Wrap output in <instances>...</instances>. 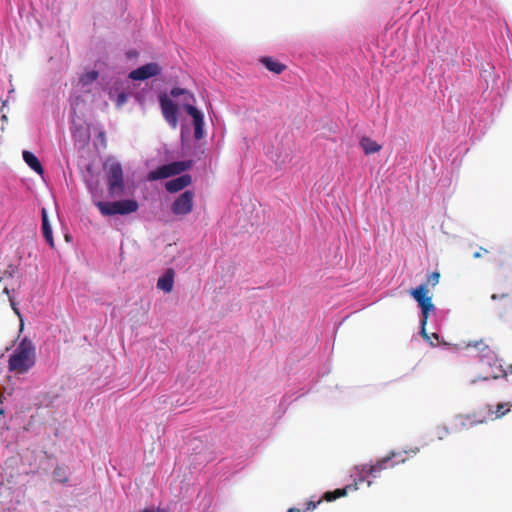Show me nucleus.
<instances>
[{"label": "nucleus", "mask_w": 512, "mask_h": 512, "mask_svg": "<svg viewBox=\"0 0 512 512\" xmlns=\"http://www.w3.org/2000/svg\"><path fill=\"white\" fill-rule=\"evenodd\" d=\"M287 512H303V510L299 508H289Z\"/></svg>", "instance_id": "30"}, {"label": "nucleus", "mask_w": 512, "mask_h": 512, "mask_svg": "<svg viewBox=\"0 0 512 512\" xmlns=\"http://www.w3.org/2000/svg\"><path fill=\"white\" fill-rule=\"evenodd\" d=\"M161 108L165 120L172 128H176L178 125V107L177 105L168 98L161 99Z\"/></svg>", "instance_id": "9"}, {"label": "nucleus", "mask_w": 512, "mask_h": 512, "mask_svg": "<svg viewBox=\"0 0 512 512\" xmlns=\"http://www.w3.org/2000/svg\"><path fill=\"white\" fill-rule=\"evenodd\" d=\"M194 193L186 190L181 193L171 204V211L176 216H185L193 209Z\"/></svg>", "instance_id": "7"}, {"label": "nucleus", "mask_w": 512, "mask_h": 512, "mask_svg": "<svg viewBox=\"0 0 512 512\" xmlns=\"http://www.w3.org/2000/svg\"><path fill=\"white\" fill-rule=\"evenodd\" d=\"M192 165L191 161H177L170 163V166H172V170L174 175H178L182 173L183 171L189 169Z\"/></svg>", "instance_id": "21"}, {"label": "nucleus", "mask_w": 512, "mask_h": 512, "mask_svg": "<svg viewBox=\"0 0 512 512\" xmlns=\"http://www.w3.org/2000/svg\"><path fill=\"white\" fill-rule=\"evenodd\" d=\"M2 415H3V411H2V410H0V416H2Z\"/></svg>", "instance_id": "37"}, {"label": "nucleus", "mask_w": 512, "mask_h": 512, "mask_svg": "<svg viewBox=\"0 0 512 512\" xmlns=\"http://www.w3.org/2000/svg\"><path fill=\"white\" fill-rule=\"evenodd\" d=\"M359 145L362 148L365 155H371L379 152L382 146L368 136L360 138Z\"/></svg>", "instance_id": "16"}, {"label": "nucleus", "mask_w": 512, "mask_h": 512, "mask_svg": "<svg viewBox=\"0 0 512 512\" xmlns=\"http://www.w3.org/2000/svg\"><path fill=\"white\" fill-rule=\"evenodd\" d=\"M473 256H474V258H479V257H481V253L480 252H475Z\"/></svg>", "instance_id": "31"}, {"label": "nucleus", "mask_w": 512, "mask_h": 512, "mask_svg": "<svg viewBox=\"0 0 512 512\" xmlns=\"http://www.w3.org/2000/svg\"><path fill=\"white\" fill-rule=\"evenodd\" d=\"M187 113L191 116L194 125V137L200 140L204 137V115L193 105L186 106Z\"/></svg>", "instance_id": "10"}, {"label": "nucleus", "mask_w": 512, "mask_h": 512, "mask_svg": "<svg viewBox=\"0 0 512 512\" xmlns=\"http://www.w3.org/2000/svg\"><path fill=\"white\" fill-rule=\"evenodd\" d=\"M3 292H4L5 294H7L8 296H10V291H9V289H8V288H4ZM9 300H10V302H11V306H12L13 310L15 311V313H16L17 315H19V316H20V312H19V310L16 308L15 303H14V301L12 300V298H11V297H9Z\"/></svg>", "instance_id": "26"}, {"label": "nucleus", "mask_w": 512, "mask_h": 512, "mask_svg": "<svg viewBox=\"0 0 512 512\" xmlns=\"http://www.w3.org/2000/svg\"><path fill=\"white\" fill-rule=\"evenodd\" d=\"M512 411V405L509 403H500L496 406L495 413L497 416H504L505 414Z\"/></svg>", "instance_id": "22"}, {"label": "nucleus", "mask_w": 512, "mask_h": 512, "mask_svg": "<svg viewBox=\"0 0 512 512\" xmlns=\"http://www.w3.org/2000/svg\"><path fill=\"white\" fill-rule=\"evenodd\" d=\"M410 452L412 455H415L417 453V450H411Z\"/></svg>", "instance_id": "35"}, {"label": "nucleus", "mask_w": 512, "mask_h": 512, "mask_svg": "<svg viewBox=\"0 0 512 512\" xmlns=\"http://www.w3.org/2000/svg\"><path fill=\"white\" fill-rule=\"evenodd\" d=\"M477 381H478V379H472V380L470 381V383H471V384H475Z\"/></svg>", "instance_id": "33"}, {"label": "nucleus", "mask_w": 512, "mask_h": 512, "mask_svg": "<svg viewBox=\"0 0 512 512\" xmlns=\"http://www.w3.org/2000/svg\"><path fill=\"white\" fill-rule=\"evenodd\" d=\"M491 298H492L493 300H495V299H497V298H498V295L493 294Z\"/></svg>", "instance_id": "34"}, {"label": "nucleus", "mask_w": 512, "mask_h": 512, "mask_svg": "<svg viewBox=\"0 0 512 512\" xmlns=\"http://www.w3.org/2000/svg\"><path fill=\"white\" fill-rule=\"evenodd\" d=\"M260 62L265 66L269 71L280 74L286 68L284 64L272 59L271 57H262Z\"/></svg>", "instance_id": "18"}, {"label": "nucleus", "mask_w": 512, "mask_h": 512, "mask_svg": "<svg viewBox=\"0 0 512 512\" xmlns=\"http://www.w3.org/2000/svg\"><path fill=\"white\" fill-rule=\"evenodd\" d=\"M440 278V274L438 272H432L428 276V283H430L432 286H435L438 284Z\"/></svg>", "instance_id": "25"}, {"label": "nucleus", "mask_w": 512, "mask_h": 512, "mask_svg": "<svg viewBox=\"0 0 512 512\" xmlns=\"http://www.w3.org/2000/svg\"><path fill=\"white\" fill-rule=\"evenodd\" d=\"M161 399L165 405H168L171 407L182 406L186 402V400H181L176 395H162Z\"/></svg>", "instance_id": "20"}, {"label": "nucleus", "mask_w": 512, "mask_h": 512, "mask_svg": "<svg viewBox=\"0 0 512 512\" xmlns=\"http://www.w3.org/2000/svg\"><path fill=\"white\" fill-rule=\"evenodd\" d=\"M404 454H408V451L403 452H395L392 451L386 457H383L373 465H364L362 468V473L372 476L376 478L382 470H386L389 468H393L396 464L404 463L406 461V457Z\"/></svg>", "instance_id": "5"}, {"label": "nucleus", "mask_w": 512, "mask_h": 512, "mask_svg": "<svg viewBox=\"0 0 512 512\" xmlns=\"http://www.w3.org/2000/svg\"><path fill=\"white\" fill-rule=\"evenodd\" d=\"M22 157H23L24 162L28 165V167L31 170H33L34 172H36L39 175L44 174L43 166L34 153L24 150L22 152Z\"/></svg>", "instance_id": "14"}, {"label": "nucleus", "mask_w": 512, "mask_h": 512, "mask_svg": "<svg viewBox=\"0 0 512 512\" xmlns=\"http://www.w3.org/2000/svg\"><path fill=\"white\" fill-rule=\"evenodd\" d=\"M99 136H100L102 139H104V138H105V134H104V132H100V133H99Z\"/></svg>", "instance_id": "32"}, {"label": "nucleus", "mask_w": 512, "mask_h": 512, "mask_svg": "<svg viewBox=\"0 0 512 512\" xmlns=\"http://www.w3.org/2000/svg\"><path fill=\"white\" fill-rule=\"evenodd\" d=\"M6 102L3 101L2 105L0 107V132L4 129V124L7 122V116L5 113H3V108L5 107Z\"/></svg>", "instance_id": "24"}, {"label": "nucleus", "mask_w": 512, "mask_h": 512, "mask_svg": "<svg viewBox=\"0 0 512 512\" xmlns=\"http://www.w3.org/2000/svg\"><path fill=\"white\" fill-rule=\"evenodd\" d=\"M96 206L105 216L128 215L138 210L139 204L134 199H124L113 202L98 201Z\"/></svg>", "instance_id": "4"}, {"label": "nucleus", "mask_w": 512, "mask_h": 512, "mask_svg": "<svg viewBox=\"0 0 512 512\" xmlns=\"http://www.w3.org/2000/svg\"><path fill=\"white\" fill-rule=\"evenodd\" d=\"M99 73L96 70L88 71L81 75L79 78L78 85L81 86L82 89H85L89 85L93 84L98 79Z\"/></svg>", "instance_id": "19"}, {"label": "nucleus", "mask_w": 512, "mask_h": 512, "mask_svg": "<svg viewBox=\"0 0 512 512\" xmlns=\"http://www.w3.org/2000/svg\"><path fill=\"white\" fill-rule=\"evenodd\" d=\"M107 174L108 190L111 195L124 193L125 184L122 165L118 161H108L104 166Z\"/></svg>", "instance_id": "6"}, {"label": "nucleus", "mask_w": 512, "mask_h": 512, "mask_svg": "<svg viewBox=\"0 0 512 512\" xmlns=\"http://www.w3.org/2000/svg\"><path fill=\"white\" fill-rule=\"evenodd\" d=\"M349 487L350 486H346L344 488L336 489L334 491H327L321 499H319L317 501L311 500V501L307 502L305 509H303V512L313 511L317 507V505H319L322 502L323 499L328 502H331L340 497L346 496L347 490Z\"/></svg>", "instance_id": "11"}, {"label": "nucleus", "mask_w": 512, "mask_h": 512, "mask_svg": "<svg viewBox=\"0 0 512 512\" xmlns=\"http://www.w3.org/2000/svg\"><path fill=\"white\" fill-rule=\"evenodd\" d=\"M127 100L128 95L125 92H120L115 99L116 106L122 107L127 102Z\"/></svg>", "instance_id": "23"}, {"label": "nucleus", "mask_w": 512, "mask_h": 512, "mask_svg": "<svg viewBox=\"0 0 512 512\" xmlns=\"http://www.w3.org/2000/svg\"><path fill=\"white\" fill-rule=\"evenodd\" d=\"M471 347L478 351L477 357L483 367L488 368L489 377L497 379L500 377L507 376L508 373H512V365L505 369L503 367V361L497 357L483 341L475 342L474 345L468 344L467 349Z\"/></svg>", "instance_id": "3"}, {"label": "nucleus", "mask_w": 512, "mask_h": 512, "mask_svg": "<svg viewBox=\"0 0 512 512\" xmlns=\"http://www.w3.org/2000/svg\"><path fill=\"white\" fill-rule=\"evenodd\" d=\"M61 471L62 469L57 467L55 470H54V476L59 480V481H62V482H66L67 481V478H61Z\"/></svg>", "instance_id": "28"}, {"label": "nucleus", "mask_w": 512, "mask_h": 512, "mask_svg": "<svg viewBox=\"0 0 512 512\" xmlns=\"http://www.w3.org/2000/svg\"><path fill=\"white\" fill-rule=\"evenodd\" d=\"M174 276L175 272L173 269L168 268L165 270V272L158 278L157 288L165 293H170L174 285Z\"/></svg>", "instance_id": "12"}, {"label": "nucleus", "mask_w": 512, "mask_h": 512, "mask_svg": "<svg viewBox=\"0 0 512 512\" xmlns=\"http://www.w3.org/2000/svg\"><path fill=\"white\" fill-rule=\"evenodd\" d=\"M411 296L416 300L419 307L421 308L420 325L421 335L423 338L429 341L431 346H435V344L432 342V339H435L438 344H443L445 347L450 346V344L441 340L440 335L437 332H432L431 334L426 332L425 326L427 324L429 314L435 311V306L432 303V299L430 296H428L427 284H421L415 289H412Z\"/></svg>", "instance_id": "2"}, {"label": "nucleus", "mask_w": 512, "mask_h": 512, "mask_svg": "<svg viewBox=\"0 0 512 512\" xmlns=\"http://www.w3.org/2000/svg\"><path fill=\"white\" fill-rule=\"evenodd\" d=\"M182 93H183V90H182V89H180V88H174V89H172V91H171V94H172L173 96H175V97H176V96H179V95H180V94H182Z\"/></svg>", "instance_id": "29"}, {"label": "nucleus", "mask_w": 512, "mask_h": 512, "mask_svg": "<svg viewBox=\"0 0 512 512\" xmlns=\"http://www.w3.org/2000/svg\"><path fill=\"white\" fill-rule=\"evenodd\" d=\"M488 376L480 378L481 380H488Z\"/></svg>", "instance_id": "36"}, {"label": "nucleus", "mask_w": 512, "mask_h": 512, "mask_svg": "<svg viewBox=\"0 0 512 512\" xmlns=\"http://www.w3.org/2000/svg\"><path fill=\"white\" fill-rule=\"evenodd\" d=\"M161 70L162 69L158 63L150 62L130 71L128 77L134 81H144L158 76L161 73Z\"/></svg>", "instance_id": "8"}, {"label": "nucleus", "mask_w": 512, "mask_h": 512, "mask_svg": "<svg viewBox=\"0 0 512 512\" xmlns=\"http://www.w3.org/2000/svg\"><path fill=\"white\" fill-rule=\"evenodd\" d=\"M138 55H139V53L136 50H134V49L129 50V51L126 52V58L129 59V60L137 58Z\"/></svg>", "instance_id": "27"}, {"label": "nucleus", "mask_w": 512, "mask_h": 512, "mask_svg": "<svg viewBox=\"0 0 512 512\" xmlns=\"http://www.w3.org/2000/svg\"><path fill=\"white\" fill-rule=\"evenodd\" d=\"M35 363L36 347L28 337H24L9 356L8 368L10 371L25 374L34 367Z\"/></svg>", "instance_id": "1"}, {"label": "nucleus", "mask_w": 512, "mask_h": 512, "mask_svg": "<svg viewBox=\"0 0 512 512\" xmlns=\"http://www.w3.org/2000/svg\"><path fill=\"white\" fill-rule=\"evenodd\" d=\"M41 220H42V233L43 237L45 238L46 242L53 247L54 246V239H53V233H52V227L50 225L47 211L45 208H42L41 211Z\"/></svg>", "instance_id": "15"}, {"label": "nucleus", "mask_w": 512, "mask_h": 512, "mask_svg": "<svg viewBox=\"0 0 512 512\" xmlns=\"http://www.w3.org/2000/svg\"><path fill=\"white\" fill-rule=\"evenodd\" d=\"M171 176H174V173L170 164L158 166L156 169L149 172L150 180H161Z\"/></svg>", "instance_id": "17"}, {"label": "nucleus", "mask_w": 512, "mask_h": 512, "mask_svg": "<svg viewBox=\"0 0 512 512\" xmlns=\"http://www.w3.org/2000/svg\"><path fill=\"white\" fill-rule=\"evenodd\" d=\"M191 183V177L188 174L180 175L166 183V190L170 193L181 191Z\"/></svg>", "instance_id": "13"}]
</instances>
